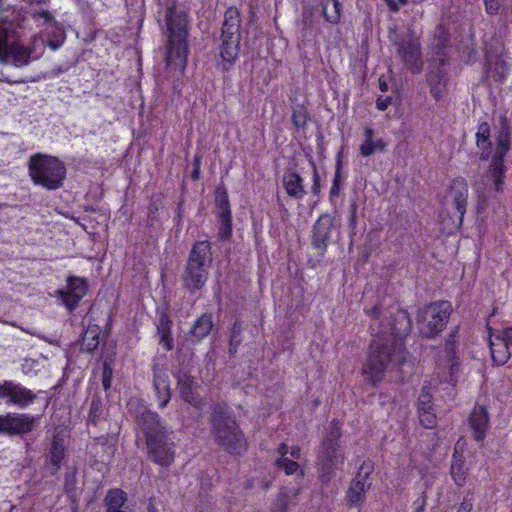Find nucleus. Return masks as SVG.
<instances>
[{
	"label": "nucleus",
	"instance_id": "obj_1",
	"mask_svg": "<svg viewBox=\"0 0 512 512\" xmlns=\"http://www.w3.org/2000/svg\"><path fill=\"white\" fill-rule=\"evenodd\" d=\"M371 317L370 329L374 336L362 372L366 381L376 386L385 372L406 361L403 338L411 331L408 313L398 306L382 309L375 306L366 311Z\"/></svg>",
	"mask_w": 512,
	"mask_h": 512
},
{
	"label": "nucleus",
	"instance_id": "obj_2",
	"mask_svg": "<svg viewBox=\"0 0 512 512\" xmlns=\"http://www.w3.org/2000/svg\"><path fill=\"white\" fill-rule=\"evenodd\" d=\"M136 422L145 436L148 458L163 467L170 466L175 457L174 444L159 415L141 406L135 411Z\"/></svg>",
	"mask_w": 512,
	"mask_h": 512
},
{
	"label": "nucleus",
	"instance_id": "obj_3",
	"mask_svg": "<svg viewBox=\"0 0 512 512\" xmlns=\"http://www.w3.org/2000/svg\"><path fill=\"white\" fill-rule=\"evenodd\" d=\"M167 53L166 64L181 72L185 69L188 55L187 17L183 10L172 5L166 11Z\"/></svg>",
	"mask_w": 512,
	"mask_h": 512
},
{
	"label": "nucleus",
	"instance_id": "obj_4",
	"mask_svg": "<svg viewBox=\"0 0 512 512\" xmlns=\"http://www.w3.org/2000/svg\"><path fill=\"white\" fill-rule=\"evenodd\" d=\"M210 421L215 442L224 451L234 455H240L246 451V440L226 404L214 406Z\"/></svg>",
	"mask_w": 512,
	"mask_h": 512
},
{
	"label": "nucleus",
	"instance_id": "obj_5",
	"mask_svg": "<svg viewBox=\"0 0 512 512\" xmlns=\"http://www.w3.org/2000/svg\"><path fill=\"white\" fill-rule=\"evenodd\" d=\"M340 436L339 423L333 421L321 442L317 455L319 478L324 484L332 479L335 470L339 469L345 461V455L339 443Z\"/></svg>",
	"mask_w": 512,
	"mask_h": 512
},
{
	"label": "nucleus",
	"instance_id": "obj_6",
	"mask_svg": "<svg viewBox=\"0 0 512 512\" xmlns=\"http://www.w3.org/2000/svg\"><path fill=\"white\" fill-rule=\"evenodd\" d=\"M211 262L210 243L208 241L196 242L182 274L184 288L191 293L202 289L208 279V268Z\"/></svg>",
	"mask_w": 512,
	"mask_h": 512
},
{
	"label": "nucleus",
	"instance_id": "obj_7",
	"mask_svg": "<svg viewBox=\"0 0 512 512\" xmlns=\"http://www.w3.org/2000/svg\"><path fill=\"white\" fill-rule=\"evenodd\" d=\"M29 175L36 185L56 190L63 185L66 167L58 158L39 153L29 160Z\"/></svg>",
	"mask_w": 512,
	"mask_h": 512
},
{
	"label": "nucleus",
	"instance_id": "obj_8",
	"mask_svg": "<svg viewBox=\"0 0 512 512\" xmlns=\"http://www.w3.org/2000/svg\"><path fill=\"white\" fill-rule=\"evenodd\" d=\"M240 13L237 8L230 7L224 15L222 25V44L220 46V57L222 67L228 70L237 59L240 43Z\"/></svg>",
	"mask_w": 512,
	"mask_h": 512
},
{
	"label": "nucleus",
	"instance_id": "obj_9",
	"mask_svg": "<svg viewBox=\"0 0 512 512\" xmlns=\"http://www.w3.org/2000/svg\"><path fill=\"white\" fill-rule=\"evenodd\" d=\"M452 311L451 303L440 301L432 303L418 312L420 332L427 338L439 334L446 326Z\"/></svg>",
	"mask_w": 512,
	"mask_h": 512
},
{
	"label": "nucleus",
	"instance_id": "obj_10",
	"mask_svg": "<svg viewBox=\"0 0 512 512\" xmlns=\"http://www.w3.org/2000/svg\"><path fill=\"white\" fill-rule=\"evenodd\" d=\"M396 53L403 65L412 73H420L423 69L421 45L413 36L402 37L394 41Z\"/></svg>",
	"mask_w": 512,
	"mask_h": 512
},
{
	"label": "nucleus",
	"instance_id": "obj_11",
	"mask_svg": "<svg viewBox=\"0 0 512 512\" xmlns=\"http://www.w3.org/2000/svg\"><path fill=\"white\" fill-rule=\"evenodd\" d=\"M509 149V128L505 118H501L500 129L497 135V148L490 165L491 177L497 191L501 190L504 174V156Z\"/></svg>",
	"mask_w": 512,
	"mask_h": 512
},
{
	"label": "nucleus",
	"instance_id": "obj_12",
	"mask_svg": "<svg viewBox=\"0 0 512 512\" xmlns=\"http://www.w3.org/2000/svg\"><path fill=\"white\" fill-rule=\"evenodd\" d=\"M9 32L7 29H0V61L11 62L16 67H23L30 63L33 54L31 49L17 43H8ZM35 59L37 58L34 57Z\"/></svg>",
	"mask_w": 512,
	"mask_h": 512
},
{
	"label": "nucleus",
	"instance_id": "obj_13",
	"mask_svg": "<svg viewBox=\"0 0 512 512\" xmlns=\"http://www.w3.org/2000/svg\"><path fill=\"white\" fill-rule=\"evenodd\" d=\"M0 399H6L8 405L26 408L34 402L36 394L21 384L5 380L0 383Z\"/></svg>",
	"mask_w": 512,
	"mask_h": 512
},
{
	"label": "nucleus",
	"instance_id": "obj_14",
	"mask_svg": "<svg viewBox=\"0 0 512 512\" xmlns=\"http://www.w3.org/2000/svg\"><path fill=\"white\" fill-rule=\"evenodd\" d=\"M372 469L373 467L370 462H364L359 468V471L353 479L347 494V501L350 506H358L363 503L365 493L371 486L369 475L371 474Z\"/></svg>",
	"mask_w": 512,
	"mask_h": 512
},
{
	"label": "nucleus",
	"instance_id": "obj_15",
	"mask_svg": "<svg viewBox=\"0 0 512 512\" xmlns=\"http://www.w3.org/2000/svg\"><path fill=\"white\" fill-rule=\"evenodd\" d=\"M35 420V417L28 414L0 415V433L10 436L29 433L34 427Z\"/></svg>",
	"mask_w": 512,
	"mask_h": 512
},
{
	"label": "nucleus",
	"instance_id": "obj_16",
	"mask_svg": "<svg viewBox=\"0 0 512 512\" xmlns=\"http://www.w3.org/2000/svg\"><path fill=\"white\" fill-rule=\"evenodd\" d=\"M444 60L441 59L440 62L430 67L429 71L426 74V82L429 86L430 94L434 98L435 101H440L448 92V74L444 69Z\"/></svg>",
	"mask_w": 512,
	"mask_h": 512
},
{
	"label": "nucleus",
	"instance_id": "obj_17",
	"mask_svg": "<svg viewBox=\"0 0 512 512\" xmlns=\"http://www.w3.org/2000/svg\"><path fill=\"white\" fill-rule=\"evenodd\" d=\"M468 198V185L464 178H456L451 182V185L445 196L446 202L451 203L459 213L460 222H462L464 214L466 213Z\"/></svg>",
	"mask_w": 512,
	"mask_h": 512
},
{
	"label": "nucleus",
	"instance_id": "obj_18",
	"mask_svg": "<svg viewBox=\"0 0 512 512\" xmlns=\"http://www.w3.org/2000/svg\"><path fill=\"white\" fill-rule=\"evenodd\" d=\"M177 386L180 396L189 404L201 409L204 405L202 398L196 392L197 383L194 378L185 372L177 375Z\"/></svg>",
	"mask_w": 512,
	"mask_h": 512
},
{
	"label": "nucleus",
	"instance_id": "obj_19",
	"mask_svg": "<svg viewBox=\"0 0 512 512\" xmlns=\"http://www.w3.org/2000/svg\"><path fill=\"white\" fill-rule=\"evenodd\" d=\"M333 226V219L329 215H323L316 221L312 241L315 248L322 251L326 249Z\"/></svg>",
	"mask_w": 512,
	"mask_h": 512
},
{
	"label": "nucleus",
	"instance_id": "obj_20",
	"mask_svg": "<svg viewBox=\"0 0 512 512\" xmlns=\"http://www.w3.org/2000/svg\"><path fill=\"white\" fill-rule=\"evenodd\" d=\"M470 428L476 441H483L489 426V415L485 407L477 406L469 417Z\"/></svg>",
	"mask_w": 512,
	"mask_h": 512
},
{
	"label": "nucleus",
	"instance_id": "obj_21",
	"mask_svg": "<svg viewBox=\"0 0 512 512\" xmlns=\"http://www.w3.org/2000/svg\"><path fill=\"white\" fill-rule=\"evenodd\" d=\"M153 385L159 402V407H166L171 399L168 375L162 370L155 369Z\"/></svg>",
	"mask_w": 512,
	"mask_h": 512
},
{
	"label": "nucleus",
	"instance_id": "obj_22",
	"mask_svg": "<svg viewBox=\"0 0 512 512\" xmlns=\"http://www.w3.org/2000/svg\"><path fill=\"white\" fill-rule=\"evenodd\" d=\"M283 187L286 193L293 198L302 199L306 194L302 177L296 172L289 171L283 175Z\"/></svg>",
	"mask_w": 512,
	"mask_h": 512
},
{
	"label": "nucleus",
	"instance_id": "obj_23",
	"mask_svg": "<svg viewBox=\"0 0 512 512\" xmlns=\"http://www.w3.org/2000/svg\"><path fill=\"white\" fill-rule=\"evenodd\" d=\"M509 346L503 336H497L495 339L490 338V350L492 359L498 365L505 364L510 358Z\"/></svg>",
	"mask_w": 512,
	"mask_h": 512
},
{
	"label": "nucleus",
	"instance_id": "obj_24",
	"mask_svg": "<svg viewBox=\"0 0 512 512\" xmlns=\"http://www.w3.org/2000/svg\"><path fill=\"white\" fill-rule=\"evenodd\" d=\"M468 468L465 465V460L462 455H457L455 451L450 467V474L455 484L459 487L466 483Z\"/></svg>",
	"mask_w": 512,
	"mask_h": 512
},
{
	"label": "nucleus",
	"instance_id": "obj_25",
	"mask_svg": "<svg viewBox=\"0 0 512 512\" xmlns=\"http://www.w3.org/2000/svg\"><path fill=\"white\" fill-rule=\"evenodd\" d=\"M373 134L374 132L371 128H366L364 131L365 140L360 146V153L364 157H368L376 151L385 150L386 143L382 139L374 141Z\"/></svg>",
	"mask_w": 512,
	"mask_h": 512
},
{
	"label": "nucleus",
	"instance_id": "obj_26",
	"mask_svg": "<svg viewBox=\"0 0 512 512\" xmlns=\"http://www.w3.org/2000/svg\"><path fill=\"white\" fill-rule=\"evenodd\" d=\"M101 328L99 325H88L82 334L81 348L87 352L94 351L99 345Z\"/></svg>",
	"mask_w": 512,
	"mask_h": 512
},
{
	"label": "nucleus",
	"instance_id": "obj_27",
	"mask_svg": "<svg viewBox=\"0 0 512 512\" xmlns=\"http://www.w3.org/2000/svg\"><path fill=\"white\" fill-rule=\"evenodd\" d=\"M172 321L167 313H161L157 324V331L160 335V344L165 347L166 350L172 349V338L170 337Z\"/></svg>",
	"mask_w": 512,
	"mask_h": 512
},
{
	"label": "nucleus",
	"instance_id": "obj_28",
	"mask_svg": "<svg viewBox=\"0 0 512 512\" xmlns=\"http://www.w3.org/2000/svg\"><path fill=\"white\" fill-rule=\"evenodd\" d=\"M64 443L63 440L58 436H54L51 442V447L48 454L49 463L53 466L54 472L60 468L61 461L64 458Z\"/></svg>",
	"mask_w": 512,
	"mask_h": 512
},
{
	"label": "nucleus",
	"instance_id": "obj_29",
	"mask_svg": "<svg viewBox=\"0 0 512 512\" xmlns=\"http://www.w3.org/2000/svg\"><path fill=\"white\" fill-rule=\"evenodd\" d=\"M342 5L339 0H322V13L325 20L337 24L341 19Z\"/></svg>",
	"mask_w": 512,
	"mask_h": 512
},
{
	"label": "nucleus",
	"instance_id": "obj_30",
	"mask_svg": "<svg viewBox=\"0 0 512 512\" xmlns=\"http://www.w3.org/2000/svg\"><path fill=\"white\" fill-rule=\"evenodd\" d=\"M125 502L126 494L119 489L110 490L105 497L107 512H126L123 509Z\"/></svg>",
	"mask_w": 512,
	"mask_h": 512
},
{
	"label": "nucleus",
	"instance_id": "obj_31",
	"mask_svg": "<svg viewBox=\"0 0 512 512\" xmlns=\"http://www.w3.org/2000/svg\"><path fill=\"white\" fill-rule=\"evenodd\" d=\"M213 327L212 315L211 314H203L199 317L194 323L191 334L198 341L202 340L206 336L209 335Z\"/></svg>",
	"mask_w": 512,
	"mask_h": 512
},
{
	"label": "nucleus",
	"instance_id": "obj_32",
	"mask_svg": "<svg viewBox=\"0 0 512 512\" xmlns=\"http://www.w3.org/2000/svg\"><path fill=\"white\" fill-rule=\"evenodd\" d=\"M477 138V146L483 151H487L486 155L482 153V157H488L489 150L491 148L490 141V126L487 122H483L478 126V130L476 133Z\"/></svg>",
	"mask_w": 512,
	"mask_h": 512
},
{
	"label": "nucleus",
	"instance_id": "obj_33",
	"mask_svg": "<svg viewBox=\"0 0 512 512\" xmlns=\"http://www.w3.org/2000/svg\"><path fill=\"white\" fill-rule=\"evenodd\" d=\"M101 421H105L102 401L99 397H93L89 410V424L96 426Z\"/></svg>",
	"mask_w": 512,
	"mask_h": 512
},
{
	"label": "nucleus",
	"instance_id": "obj_34",
	"mask_svg": "<svg viewBox=\"0 0 512 512\" xmlns=\"http://www.w3.org/2000/svg\"><path fill=\"white\" fill-rule=\"evenodd\" d=\"M216 207L218 215H230V204L228 200V194L224 189H218L216 192Z\"/></svg>",
	"mask_w": 512,
	"mask_h": 512
},
{
	"label": "nucleus",
	"instance_id": "obj_35",
	"mask_svg": "<svg viewBox=\"0 0 512 512\" xmlns=\"http://www.w3.org/2000/svg\"><path fill=\"white\" fill-rule=\"evenodd\" d=\"M86 290V283L83 279L77 277H70L68 279V291L73 292L77 298H83Z\"/></svg>",
	"mask_w": 512,
	"mask_h": 512
},
{
	"label": "nucleus",
	"instance_id": "obj_36",
	"mask_svg": "<svg viewBox=\"0 0 512 512\" xmlns=\"http://www.w3.org/2000/svg\"><path fill=\"white\" fill-rule=\"evenodd\" d=\"M219 218V237L221 239H228L232 233V221L230 215H218Z\"/></svg>",
	"mask_w": 512,
	"mask_h": 512
},
{
	"label": "nucleus",
	"instance_id": "obj_37",
	"mask_svg": "<svg viewBox=\"0 0 512 512\" xmlns=\"http://www.w3.org/2000/svg\"><path fill=\"white\" fill-rule=\"evenodd\" d=\"M275 465L285 471L287 475L294 474L298 469L299 465L296 461L291 460L287 457H280L275 461Z\"/></svg>",
	"mask_w": 512,
	"mask_h": 512
},
{
	"label": "nucleus",
	"instance_id": "obj_38",
	"mask_svg": "<svg viewBox=\"0 0 512 512\" xmlns=\"http://www.w3.org/2000/svg\"><path fill=\"white\" fill-rule=\"evenodd\" d=\"M420 423L427 429H432L436 426V415L431 409L418 410Z\"/></svg>",
	"mask_w": 512,
	"mask_h": 512
},
{
	"label": "nucleus",
	"instance_id": "obj_39",
	"mask_svg": "<svg viewBox=\"0 0 512 512\" xmlns=\"http://www.w3.org/2000/svg\"><path fill=\"white\" fill-rule=\"evenodd\" d=\"M307 121V112L302 106H298L293 110L292 122L297 128L304 127Z\"/></svg>",
	"mask_w": 512,
	"mask_h": 512
},
{
	"label": "nucleus",
	"instance_id": "obj_40",
	"mask_svg": "<svg viewBox=\"0 0 512 512\" xmlns=\"http://www.w3.org/2000/svg\"><path fill=\"white\" fill-rule=\"evenodd\" d=\"M432 395L427 386L422 388V392L419 396L418 410L432 409L431 406Z\"/></svg>",
	"mask_w": 512,
	"mask_h": 512
},
{
	"label": "nucleus",
	"instance_id": "obj_41",
	"mask_svg": "<svg viewBox=\"0 0 512 512\" xmlns=\"http://www.w3.org/2000/svg\"><path fill=\"white\" fill-rule=\"evenodd\" d=\"M61 297H62V300H63L65 306L70 311H72L78 305L79 301L82 299V298H77L76 295L70 291H67V292L61 291Z\"/></svg>",
	"mask_w": 512,
	"mask_h": 512
},
{
	"label": "nucleus",
	"instance_id": "obj_42",
	"mask_svg": "<svg viewBox=\"0 0 512 512\" xmlns=\"http://www.w3.org/2000/svg\"><path fill=\"white\" fill-rule=\"evenodd\" d=\"M456 349H457V342L455 340V335L450 334L448 339L446 340L445 344V351L449 358L452 360L455 358L456 355Z\"/></svg>",
	"mask_w": 512,
	"mask_h": 512
},
{
	"label": "nucleus",
	"instance_id": "obj_43",
	"mask_svg": "<svg viewBox=\"0 0 512 512\" xmlns=\"http://www.w3.org/2000/svg\"><path fill=\"white\" fill-rule=\"evenodd\" d=\"M112 368L105 362L103 367L102 384L105 390H108L111 385Z\"/></svg>",
	"mask_w": 512,
	"mask_h": 512
},
{
	"label": "nucleus",
	"instance_id": "obj_44",
	"mask_svg": "<svg viewBox=\"0 0 512 512\" xmlns=\"http://www.w3.org/2000/svg\"><path fill=\"white\" fill-rule=\"evenodd\" d=\"M486 11L489 14L498 13L500 7L502 6L503 0H484Z\"/></svg>",
	"mask_w": 512,
	"mask_h": 512
},
{
	"label": "nucleus",
	"instance_id": "obj_45",
	"mask_svg": "<svg viewBox=\"0 0 512 512\" xmlns=\"http://www.w3.org/2000/svg\"><path fill=\"white\" fill-rule=\"evenodd\" d=\"M32 18L35 20L42 19L44 23H52L54 21V18L51 15V13L46 10L33 12Z\"/></svg>",
	"mask_w": 512,
	"mask_h": 512
},
{
	"label": "nucleus",
	"instance_id": "obj_46",
	"mask_svg": "<svg viewBox=\"0 0 512 512\" xmlns=\"http://www.w3.org/2000/svg\"><path fill=\"white\" fill-rule=\"evenodd\" d=\"M312 164V171H313V185L311 187V190L313 194L317 195L320 192V177L318 174V170L314 162H311Z\"/></svg>",
	"mask_w": 512,
	"mask_h": 512
},
{
	"label": "nucleus",
	"instance_id": "obj_47",
	"mask_svg": "<svg viewBox=\"0 0 512 512\" xmlns=\"http://www.w3.org/2000/svg\"><path fill=\"white\" fill-rule=\"evenodd\" d=\"M473 508V503L471 497H469V494H467L463 502L460 504V507L457 512H471Z\"/></svg>",
	"mask_w": 512,
	"mask_h": 512
},
{
	"label": "nucleus",
	"instance_id": "obj_48",
	"mask_svg": "<svg viewBox=\"0 0 512 512\" xmlns=\"http://www.w3.org/2000/svg\"><path fill=\"white\" fill-rule=\"evenodd\" d=\"M390 104H391V97H388V96L387 97L380 96L376 101V106L381 111L386 110Z\"/></svg>",
	"mask_w": 512,
	"mask_h": 512
},
{
	"label": "nucleus",
	"instance_id": "obj_49",
	"mask_svg": "<svg viewBox=\"0 0 512 512\" xmlns=\"http://www.w3.org/2000/svg\"><path fill=\"white\" fill-rule=\"evenodd\" d=\"M391 11L397 12L400 6L406 4L407 0H386Z\"/></svg>",
	"mask_w": 512,
	"mask_h": 512
},
{
	"label": "nucleus",
	"instance_id": "obj_50",
	"mask_svg": "<svg viewBox=\"0 0 512 512\" xmlns=\"http://www.w3.org/2000/svg\"><path fill=\"white\" fill-rule=\"evenodd\" d=\"M200 162H201V157L196 155L195 158H194V169H193V172H192V179H194V180L199 179Z\"/></svg>",
	"mask_w": 512,
	"mask_h": 512
},
{
	"label": "nucleus",
	"instance_id": "obj_51",
	"mask_svg": "<svg viewBox=\"0 0 512 512\" xmlns=\"http://www.w3.org/2000/svg\"><path fill=\"white\" fill-rule=\"evenodd\" d=\"M502 336L504 337V340L512 346V326L506 328L503 331Z\"/></svg>",
	"mask_w": 512,
	"mask_h": 512
},
{
	"label": "nucleus",
	"instance_id": "obj_52",
	"mask_svg": "<svg viewBox=\"0 0 512 512\" xmlns=\"http://www.w3.org/2000/svg\"><path fill=\"white\" fill-rule=\"evenodd\" d=\"M288 453L294 459H299L301 456V450L298 446L291 447Z\"/></svg>",
	"mask_w": 512,
	"mask_h": 512
},
{
	"label": "nucleus",
	"instance_id": "obj_53",
	"mask_svg": "<svg viewBox=\"0 0 512 512\" xmlns=\"http://www.w3.org/2000/svg\"><path fill=\"white\" fill-rule=\"evenodd\" d=\"M278 452L279 454L281 455V457H286V455L288 454L289 452V447L282 443L279 447H278Z\"/></svg>",
	"mask_w": 512,
	"mask_h": 512
},
{
	"label": "nucleus",
	"instance_id": "obj_54",
	"mask_svg": "<svg viewBox=\"0 0 512 512\" xmlns=\"http://www.w3.org/2000/svg\"><path fill=\"white\" fill-rule=\"evenodd\" d=\"M416 504H418V507L416 509V512H423L424 510V506H425V499L424 498H419L417 501H416Z\"/></svg>",
	"mask_w": 512,
	"mask_h": 512
},
{
	"label": "nucleus",
	"instance_id": "obj_55",
	"mask_svg": "<svg viewBox=\"0 0 512 512\" xmlns=\"http://www.w3.org/2000/svg\"><path fill=\"white\" fill-rule=\"evenodd\" d=\"M379 88L382 92H386L388 90V84L382 78L379 79Z\"/></svg>",
	"mask_w": 512,
	"mask_h": 512
},
{
	"label": "nucleus",
	"instance_id": "obj_56",
	"mask_svg": "<svg viewBox=\"0 0 512 512\" xmlns=\"http://www.w3.org/2000/svg\"><path fill=\"white\" fill-rule=\"evenodd\" d=\"M350 210H351V223L352 224H355V218H356V205L355 204H352L350 206Z\"/></svg>",
	"mask_w": 512,
	"mask_h": 512
},
{
	"label": "nucleus",
	"instance_id": "obj_57",
	"mask_svg": "<svg viewBox=\"0 0 512 512\" xmlns=\"http://www.w3.org/2000/svg\"><path fill=\"white\" fill-rule=\"evenodd\" d=\"M339 181H340V163H338V165H337V170H336V173H335V177H334L333 183H336V185L339 186Z\"/></svg>",
	"mask_w": 512,
	"mask_h": 512
},
{
	"label": "nucleus",
	"instance_id": "obj_58",
	"mask_svg": "<svg viewBox=\"0 0 512 512\" xmlns=\"http://www.w3.org/2000/svg\"><path fill=\"white\" fill-rule=\"evenodd\" d=\"M338 192H339V186L336 185V183H333V186H332V188L330 190V195L331 196L337 195Z\"/></svg>",
	"mask_w": 512,
	"mask_h": 512
},
{
	"label": "nucleus",
	"instance_id": "obj_59",
	"mask_svg": "<svg viewBox=\"0 0 512 512\" xmlns=\"http://www.w3.org/2000/svg\"><path fill=\"white\" fill-rule=\"evenodd\" d=\"M6 81H7L8 83H11V84H12V83H24V82H25L24 80H10V79H6Z\"/></svg>",
	"mask_w": 512,
	"mask_h": 512
},
{
	"label": "nucleus",
	"instance_id": "obj_60",
	"mask_svg": "<svg viewBox=\"0 0 512 512\" xmlns=\"http://www.w3.org/2000/svg\"><path fill=\"white\" fill-rule=\"evenodd\" d=\"M234 338H235V332H233L231 343L233 342Z\"/></svg>",
	"mask_w": 512,
	"mask_h": 512
},
{
	"label": "nucleus",
	"instance_id": "obj_61",
	"mask_svg": "<svg viewBox=\"0 0 512 512\" xmlns=\"http://www.w3.org/2000/svg\"><path fill=\"white\" fill-rule=\"evenodd\" d=\"M474 185H475V188H476L477 190H479V189H480V185H477V184H474Z\"/></svg>",
	"mask_w": 512,
	"mask_h": 512
},
{
	"label": "nucleus",
	"instance_id": "obj_62",
	"mask_svg": "<svg viewBox=\"0 0 512 512\" xmlns=\"http://www.w3.org/2000/svg\"><path fill=\"white\" fill-rule=\"evenodd\" d=\"M150 512H155L153 508L149 507Z\"/></svg>",
	"mask_w": 512,
	"mask_h": 512
}]
</instances>
